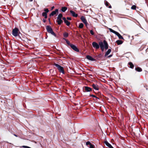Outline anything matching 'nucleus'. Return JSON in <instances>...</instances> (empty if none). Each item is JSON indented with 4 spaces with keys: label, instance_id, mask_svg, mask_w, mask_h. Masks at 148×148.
<instances>
[{
    "label": "nucleus",
    "instance_id": "f257e3e1",
    "mask_svg": "<svg viewBox=\"0 0 148 148\" xmlns=\"http://www.w3.org/2000/svg\"><path fill=\"white\" fill-rule=\"evenodd\" d=\"M99 45L101 50L103 51L104 49L106 50L108 48V44L105 40H104L103 42H99Z\"/></svg>",
    "mask_w": 148,
    "mask_h": 148
},
{
    "label": "nucleus",
    "instance_id": "f03ea898",
    "mask_svg": "<svg viewBox=\"0 0 148 148\" xmlns=\"http://www.w3.org/2000/svg\"><path fill=\"white\" fill-rule=\"evenodd\" d=\"M108 29L110 32L114 34L115 35H117L119 37V38L120 39H123V37L118 32L113 30L111 28H108Z\"/></svg>",
    "mask_w": 148,
    "mask_h": 148
},
{
    "label": "nucleus",
    "instance_id": "7ed1b4c3",
    "mask_svg": "<svg viewBox=\"0 0 148 148\" xmlns=\"http://www.w3.org/2000/svg\"><path fill=\"white\" fill-rule=\"evenodd\" d=\"M46 28L48 33L54 35L55 36H56V34L53 32L52 29L50 26H47Z\"/></svg>",
    "mask_w": 148,
    "mask_h": 148
},
{
    "label": "nucleus",
    "instance_id": "20e7f679",
    "mask_svg": "<svg viewBox=\"0 0 148 148\" xmlns=\"http://www.w3.org/2000/svg\"><path fill=\"white\" fill-rule=\"evenodd\" d=\"M55 66L58 68L60 72L64 73V71L63 68L57 64H55Z\"/></svg>",
    "mask_w": 148,
    "mask_h": 148
},
{
    "label": "nucleus",
    "instance_id": "39448f33",
    "mask_svg": "<svg viewBox=\"0 0 148 148\" xmlns=\"http://www.w3.org/2000/svg\"><path fill=\"white\" fill-rule=\"evenodd\" d=\"M18 29L17 28H14L12 30V35L14 36H17L18 35Z\"/></svg>",
    "mask_w": 148,
    "mask_h": 148
},
{
    "label": "nucleus",
    "instance_id": "423d86ee",
    "mask_svg": "<svg viewBox=\"0 0 148 148\" xmlns=\"http://www.w3.org/2000/svg\"><path fill=\"white\" fill-rule=\"evenodd\" d=\"M93 47L96 49H98L99 48L100 46L96 42H93L92 43Z\"/></svg>",
    "mask_w": 148,
    "mask_h": 148
},
{
    "label": "nucleus",
    "instance_id": "0eeeda50",
    "mask_svg": "<svg viewBox=\"0 0 148 148\" xmlns=\"http://www.w3.org/2000/svg\"><path fill=\"white\" fill-rule=\"evenodd\" d=\"M70 46L71 48L75 51L77 52L79 51V49L75 45L72 44L70 45Z\"/></svg>",
    "mask_w": 148,
    "mask_h": 148
},
{
    "label": "nucleus",
    "instance_id": "6e6552de",
    "mask_svg": "<svg viewBox=\"0 0 148 148\" xmlns=\"http://www.w3.org/2000/svg\"><path fill=\"white\" fill-rule=\"evenodd\" d=\"M82 22L86 26L87 24V21L85 18L84 16H82L80 18Z\"/></svg>",
    "mask_w": 148,
    "mask_h": 148
},
{
    "label": "nucleus",
    "instance_id": "1a4fd4ad",
    "mask_svg": "<svg viewBox=\"0 0 148 148\" xmlns=\"http://www.w3.org/2000/svg\"><path fill=\"white\" fill-rule=\"evenodd\" d=\"M86 144L90 148H94V145L92 144L89 141L86 142Z\"/></svg>",
    "mask_w": 148,
    "mask_h": 148
},
{
    "label": "nucleus",
    "instance_id": "9d476101",
    "mask_svg": "<svg viewBox=\"0 0 148 148\" xmlns=\"http://www.w3.org/2000/svg\"><path fill=\"white\" fill-rule=\"evenodd\" d=\"M58 9H56L55 10V11H52L51 13L50 14V16H53L56 14L57 13H58Z\"/></svg>",
    "mask_w": 148,
    "mask_h": 148
},
{
    "label": "nucleus",
    "instance_id": "9b49d317",
    "mask_svg": "<svg viewBox=\"0 0 148 148\" xmlns=\"http://www.w3.org/2000/svg\"><path fill=\"white\" fill-rule=\"evenodd\" d=\"M86 58L87 59L91 61H94L95 60V59L93 58L91 56L89 55L87 56Z\"/></svg>",
    "mask_w": 148,
    "mask_h": 148
},
{
    "label": "nucleus",
    "instance_id": "f8f14e48",
    "mask_svg": "<svg viewBox=\"0 0 148 148\" xmlns=\"http://www.w3.org/2000/svg\"><path fill=\"white\" fill-rule=\"evenodd\" d=\"M70 12L71 14L74 17H77L78 15L77 14H76L75 12L72 10H70Z\"/></svg>",
    "mask_w": 148,
    "mask_h": 148
},
{
    "label": "nucleus",
    "instance_id": "ddd939ff",
    "mask_svg": "<svg viewBox=\"0 0 148 148\" xmlns=\"http://www.w3.org/2000/svg\"><path fill=\"white\" fill-rule=\"evenodd\" d=\"M104 143L108 147H109L110 148H114L109 143H108V142L107 141H105Z\"/></svg>",
    "mask_w": 148,
    "mask_h": 148
},
{
    "label": "nucleus",
    "instance_id": "4468645a",
    "mask_svg": "<svg viewBox=\"0 0 148 148\" xmlns=\"http://www.w3.org/2000/svg\"><path fill=\"white\" fill-rule=\"evenodd\" d=\"M92 86L93 87V88L95 90H98L99 88L98 86L97 85L93 84L92 85Z\"/></svg>",
    "mask_w": 148,
    "mask_h": 148
},
{
    "label": "nucleus",
    "instance_id": "2eb2a0df",
    "mask_svg": "<svg viewBox=\"0 0 148 148\" xmlns=\"http://www.w3.org/2000/svg\"><path fill=\"white\" fill-rule=\"evenodd\" d=\"M85 90L86 92H90L91 90V89L88 87L85 86Z\"/></svg>",
    "mask_w": 148,
    "mask_h": 148
},
{
    "label": "nucleus",
    "instance_id": "dca6fc26",
    "mask_svg": "<svg viewBox=\"0 0 148 148\" xmlns=\"http://www.w3.org/2000/svg\"><path fill=\"white\" fill-rule=\"evenodd\" d=\"M62 22L63 21L61 19H57V22L58 24L59 25H60L62 23Z\"/></svg>",
    "mask_w": 148,
    "mask_h": 148
},
{
    "label": "nucleus",
    "instance_id": "f3484780",
    "mask_svg": "<svg viewBox=\"0 0 148 148\" xmlns=\"http://www.w3.org/2000/svg\"><path fill=\"white\" fill-rule=\"evenodd\" d=\"M111 52V50L110 49H108L106 52L105 54V56L106 57L108 56Z\"/></svg>",
    "mask_w": 148,
    "mask_h": 148
},
{
    "label": "nucleus",
    "instance_id": "a211bd4d",
    "mask_svg": "<svg viewBox=\"0 0 148 148\" xmlns=\"http://www.w3.org/2000/svg\"><path fill=\"white\" fill-rule=\"evenodd\" d=\"M67 8L66 7H62L61 8V11L63 12H64L67 10Z\"/></svg>",
    "mask_w": 148,
    "mask_h": 148
},
{
    "label": "nucleus",
    "instance_id": "6ab92c4d",
    "mask_svg": "<svg viewBox=\"0 0 148 148\" xmlns=\"http://www.w3.org/2000/svg\"><path fill=\"white\" fill-rule=\"evenodd\" d=\"M116 42L118 45L121 44L123 43V42L121 40H117L116 41Z\"/></svg>",
    "mask_w": 148,
    "mask_h": 148
},
{
    "label": "nucleus",
    "instance_id": "aec40b11",
    "mask_svg": "<svg viewBox=\"0 0 148 148\" xmlns=\"http://www.w3.org/2000/svg\"><path fill=\"white\" fill-rule=\"evenodd\" d=\"M135 70L138 72H141L142 71V69L140 68L139 67L136 68Z\"/></svg>",
    "mask_w": 148,
    "mask_h": 148
},
{
    "label": "nucleus",
    "instance_id": "412c9836",
    "mask_svg": "<svg viewBox=\"0 0 148 148\" xmlns=\"http://www.w3.org/2000/svg\"><path fill=\"white\" fill-rule=\"evenodd\" d=\"M62 17V14H60L58 16V17H57V19H61Z\"/></svg>",
    "mask_w": 148,
    "mask_h": 148
},
{
    "label": "nucleus",
    "instance_id": "4be33fe9",
    "mask_svg": "<svg viewBox=\"0 0 148 148\" xmlns=\"http://www.w3.org/2000/svg\"><path fill=\"white\" fill-rule=\"evenodd\" d=\"M42 16H44L45 18H47V14L46 12H43L42 13Z\"/></svg>",
    "mask_w": 148,
    "mask_h": 148
},
{
    "label": "nucleus",
    "instance_id": "5701e85b",
    "mask_svg": "<svg viewBox=\"0 0 148 148\" xmlns=\"http://www.w3.org/2000/svg\"><path fill=\"white\" fill-rule=\"evenodd\" d=\"M129 64L130 65V67L131 68H133L134 67V66L133 64L131 62L129 63Z\"/></svg>",
    "mask_w": 148,
    "mask_h": 148
},
{
    "label": "nucleus",
    "instance_id": "b1692460",
    "mask_svg": "<svg viewBox=\"0 0 148 148\" xmlns=\"http://www.w3.org/2000/svg\"><path fill=\"white\" fill-rule=\"evenodd\" d=\"M64 22L67 26H69L70 25V23L67 20L65 21Z\"/></svg>",
    "mask_w": 148,
    "mask_h": 148
},
{
    "label": "nucleus",
    "instance_id": "393cba45",
    "mask_svg": "<svg viewBox=\"0 0 148 148\" xmlns=\"http://www.w3.org/2000/svg\"><path fill=\"white\" fill-rule=\"evenodd\" d=\"M83 26H84L83 24L82 23H81L79 24V26H78V27L79 28H82L83 27Z\"/></svg>",
    "mask_w": 148,
    "mask_h": 148
},
{
    "label": "nucleus",
    "instance_id": "a878e982",
    "mask_svg": "<svg viewBox=\"0 0 148 148\" xmlns=\"http://www.w3.org/2000/svg\"><path fill=\"white\" fill-rule=\"evenodd\" d=\"M136 6L134 5L132 6L131 8L132 10H136Z\"/></svg>",
    "mask_w": 148,
    "mask_h": 148
},
{
    "label": "nucleus",
    "instance_id": "bb28decb",
    "mask_svg": "<svg viewBox=\"0 0 148 148\" xmlns=\"http://www.w3.org/2000/svg\"><path fill=\"white\" fill-rule=\"evenodd\" d=\"M64 37H67L68 36V34L67 33H65L64 34Z\"/></svg>",
    "mask_w": 148,
    "mask_h": 148
},
{
    "label": "nucleus",
    "instance_id": "cd10ccee",
    "mask_svg": "<svg viewBox=\"0 0 148 148\" xmlns=\"http://www.w3.org/2000/svg\"><path fill=\"white\" fill-rule=\"evenodd\" d=\"M44 10L45 12L47 14V13H48L49 12V10L48 8L45 9Z\"/></svg>",
    "mask_w": 148,
    "mask_h": 148
},
{
    "label": "nucleus",
    "instance_id": "c85d7f7f",
    "mask_svg": "<svg viewBox=\"0 0 148 148\" xmlns=\"http://www.w3.org/2000/svg\"><path fill=\"white\" fill-rule=\"evenodd\" d=\"M66 40V43L69 45H70H70H71V44H70V43L67 40Z\"/></svg>",
    "mask_w": 148,
    "mask_h": 148
},
{
    "label": "nucleus",
    "instance_id": "c756f323",
    "mask_svg": "<svg viewBox=\"0 0 148 148\" xmlns=\"http://www.w3.org/2000/svg\"><path fill=\"white\" fill-rule=\"evenodd\" d=\"M105 5L106 6L108 7L109 5V3L107 1H106L105 2Z\"/></svg>",
    "mask_w": 148,
    "mask_h": 148
},
{
    "label": "nucleus",
    "instance_id": "7c9ffc66",
    "mask_svg": "<svg viewBox=\"0 0 148 148\" xmlns=\"http://www.w3.org/2000/svg\"><path fill=\"white\" fill-rule=\"evenodd\" d=\"M90 32L91 35H93L94 34V32L92 30H90Z\"/></svg>",
    "mask_w": 148,
    "mask_h": 148
},
{
    "label": "nucleus",
    "instance_id": "2f4dec72",
    "mask_svg": "<svg viewBox=\"0 0 148 148\" xmlns=\"http://www.w3.org/2000/svg\"><path fill=\"white\" fill-rule=\"evenodd\" d=\"M67 19L68 20H71V18L69 17H67Z\"/></svg>",
    "mask_w": 148,
    "mask_h": 148
},
{
    "label": "nucleus",
    "instance_id": "473e14b6",
    "mask_svg": "<svg viewBox=\"0 0 148 148\" xmlns=\"http://www.w3.org/2000/svg\"><path fill=\"white\" fill-rule=\"evenodd\" d=\"M62 19L64 20V22L66 20L65 17H63L62 18Z\"/></svg>",
    "mask_w": 148,
    "mask_h": 148
},
{
    "label": "nucleus",
    "instance_id": "72a5a7b5",
    "mask_svg": "<svg viewBox=\"0 0 148 148\" xmlns=\"http://www.w3.org/2000/svg\"><path fill=\"white\" fill-rule=\"evenodd\" d=\"M91 96L93 97H96L95 95H91Z\"/></svg>",
    "mask_w": 148,
    "mask_h": 148
},
{
    "label": "nucleus",
    "instance_id": "f704fd0d",
    "mask_svg": "<svg viewBox=\"0 0 148 148\" xmlns=\"http://www.w3.org/2000/svg\"><path fill=\"white\" fill-rule=\"evenodd\" d=\"M54 8V6H53L52 7H51V10H53Z\"/></svg>",
    "mask_w": 148,
    "mask_h": 148
},
{
    "label": "nucleus",
    "instance_id": "c9c22d12",
    "mask_svg": "<svg viewBox=\"0 0 148 148\" xmlns=\"http://www.w3.org/2000/svg\"><path fill=\"white\" fill-rule=\"evenodd\" d=\"M108 8H111V5H110V6H109Z\"/></svg>",
    "mask_w": 148,
    "mask_h": 148
},
{
    "label": "nucleus",
    "instance_id": "e433bc0d",
    "mask_svg": "<svg viewBox=\"0 0 148 148\" xmlns=\"http://www.w3.org/2000/svg\"><path fill=\"white\" fill-rule=\"evenodd\" d=\"M14 135L16 137H17V135H16V134H14Z\"/></svg>",
    "mask_w": 148,
    "mask_h": 148
},
{
    "label": "nucleus",
    "instance_id": "4c0bfd02",
    "mask_svg": "<svg viewBox=\"0 0 148 148\" xmlns=\"http://www.w3.org/2000/svg\"><path fill=\"white\" fill-rule=\"evenodd\" d=\"M112 56V55H110L108 56V57H110Z\"/></svg>",
    "mask_w": 148,
    "mask_h": 148
},
{
    "label": "nucleus",
    "instance_id": "58836bf2",
    "mask_svg": "<svg viewBox=\"0 0 148 148\" xmlns=\"http://www.w3.org/2000/svg\"><path fill=\"white\" fill-rule=\"evenodd\" d=\"M31 2L33 1V0H29Z\"/></svg>",
    "mask_w": 148,
    "mask_h": 148
},
{
    "label": "nucleus",
    "instance_id": "ea45409f",
    "mask_svg": "<svg viewBox=\"0 0 148 148\" xmlns=\"http://www.w3.org/2000/svg\"><path fill=\"white\" fill-rule=\"evenodd\" d=\"M44 21V22H45V21H45V20H44V21Z\"/></svg>",
    "mask_w": 148,
    "mask_h": 148
}]
</instances>
